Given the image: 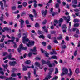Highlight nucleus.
Instances as JSON below:
<instances>
[{"label":"nucleus","instance_id":"nucleus-48","mask_svg":"<svg viewBox=\"0 0 80 80\" xmlns=\"http://www.w3.org/2000/svg\"><path fill=\"white\" fill-rule=\"evenodd\" d=\"M17 37L18 38H21V34H20V33H18L17 36Z\"/></svg>","mask_w":80,"mask_h":80},{"label":"nucleus","instance_id":"nucleus-25","mask_svg":"<svg viewBox=\"0 0 80 80\" xmlns=\"http://www.w3.org/2000/svg\"><path fill=\"white\" fill-rule=\"evenodd\" d=\"M22 70L23 71H26V70H27V66H23Z\"/></svg>","mask_w":80,"mask_h":80},{"label":"nucleus","instance_id":"nucleus-46","mask_svg":"<svg viewBox=\"0 0 80 80\" xmlns=\"http://www.w3.org/2000/svg\"><path fill=\"white\" fill-rule=\"evenodd\" d=\"M11 76L12 77H16L17 76V74L15 73H13L11 75Z\"/></svg>","mask_w":80,"mask_h":80},{"label":"nucleus","instance_id":"nucleus-30","mask_svg":"<svg viewBox=\"0 0 80 80\" xmlns=\"http://www.w3.org/2000/svg\"><path fill=\"white\" fill-rule=\"evenodd\" d=\"M77 0H74L72 2V3H74V4H77Z\"/></svg>","mask_w":80,"mask_h":80},{"label":"nucleus","instance_id":"nucleus-41","mask_svg":"<svg viewBox=\"0 0 80 80\" xmlns=\"http://www.w3.org/2000/svg\"><path fill=\"white\" fill-rule=\"evenodd\" d=\"M38 34H39L40 35L41 34H42L43 33V32L41 31H40L38 30Z\"/></svg>","mask_w":80,"mask_h":80},{"label":"nucleus","instance_id":"nucleus-31","mask_svg":"<svg viewBox=\"0 0 80 80\" xmlns=\"http://www.w3.org/2000/svg\"><path fill=\"white\" fill-rule=\"evenodd\" d=\"M29 16L30 18L31 19V20H32V21H33V16L32 14H29Z\"/></svg>","mask_w":80,"mask_h":80},{"label":"nucleus","instance_id":"nucleus-8","mask_svg":"<svg viewBox=\"0 0 80 80\" xmlns=\"http://www.w3.org/2000/svg\"><path fill=\"white\" fill-rule=\"evenodd\" d=\"M58 24L59 27H60V20H59L58 21H57V20H55L54 21V26H56L57 25V24Z\"/></svg>","mask_w":80,"mask_h":80},{"label":"nucleus","instance_id":"nucleus-40","mask_svg":"<svg viewBox=\"0 0 80 80\" xmlns=\"http://www.w3.org/2000/svg\"><path fill=\"white\" fill-rule=\"evenodd\" d=\"M47 20H45L43 22H42V23L43 25H45L47 23Z\"/></svg>","mask_w":80,"mask_h":80},{"label":"nucleus","instance_id":"nucleus-14","mask_svg":"<svg viewBox=\"0 0 80 80\" xmlns=\"http://www.w3.org/2000/svg\"><path fill=\"white\" fill-rule=\"evenodd\" d=\"M9 64L11 65H12L13 66H14L15 64H17V62L15 61H13V62H9Z\"/></svg>","mask_w":80,"mask_h":80},{"label":"nucleus","instance_id":"nucleus-52","mask_svg":"<svg viewBox=\"0 0 80 80\" xmlns=\"http://www.w3.org/2000/svg\"><path fill=\"white\" fill-rule=\"evenodd\" d=\"M22 8V5H19L18 6V8Z\"/></svg>","mask_w":80,"mask_h":80},{"label":"nucleus","instance_id":"nucleus-12","mask_svg":"<svg viewBox=\"0 0 80 80\" xmlns=\"http://www.w3.org/2000/svg\"><path fill=\"white\" fill-rule=\"evenodd\" d=\"M48 64H47V65L49 67H52L53 66H55V64L53 63L52 64L50 63V61L48 60Z\"/></svg>","mask_w":80,"mask_h":80},{"label":"nucleus","instance_id":"nucleus-27","mask_svg":"<svg viewBox=\"0 0 80 80\" xmlns=\"http://www.w3.org/2000/svg\"><path fill=\"white\" fill-rule=\"evenodd\" d=\"M69 71L70 73L69 74H68V75L70 77V76H71V75H72V70H71V69H69Z\"/></svg>","mask_w":80,"mask_h":80},{"label":"nucleus","instance_id":"nucleus-10","mask_svg":"<svg viewBox=\"0 0 80 80\" xmlns=\"http://www.w3.org/2000/svg\"><path fill=\"white\" fill-rule=\"evenodd\" d=\"M41 51L43 53L45 54L46 57H48V53L46 52V51L43 50L42 48L41 49Z\"/></svg>","mask_w":80,"mask_h":80},{"label":"nucleus","instance_id":"nucleus-17","mask_svg":"<svg viewBox=\"0 0 80 80\" xmlns=\"http://www.w3.org/2000/svg\"><path fill=\"white\" fill-rule=\"evenodd\" d=\"M41 62H42V64H46V65L48 64V61H47L46 62L45 60H42L41 61Z\"/></svg>","mask_w":80,"mask_h":80},{"label":"nucleus","instance_id":"nucleus-45","mask_svg":"<svg viewBox=\"0 0 80 80\" xmlns=\"http://www.w3.org/2000/svg\"><path fill=\"white\" fill-rule=\"evenodd\" d=\"M35 27H40V25H39V24L38 23H36L35 25Z\"/></svg>","mask_w":80,"mask_h":80},{"label":"nucleus","instance_id":"nucleus-61","mask_svg":"<svg viewBox=\"0 0 80 80\" xmlns=\"http://www.w3.org/2000/svg\"><path fill=\"white\" fill-rule=\"evenodd\" d=\"M51 46H50V45H49L48 47V49L49 50H50V49H51Z\"/></svg>","mask_w":80,"mask_h":80},{"label":"nucleus","instance_id":"nucleus-42","mask_svg":"<svg viewBox=\"0 0 80 80\" xmlns=\"http://www.w3.org/2000/svg\"><path fill=\"white\" fill-rule=\"evenodd\" d=\"M58 7H59V4H58V3L56 4L55 5V8H58Z\"/></svg>","mask_w":80,"mask_h":80},{"label":"nucleus","instance_id":"nucleus-15","mask_svg":"<svg viewBox=\"0 0 80 80\" xmlns=\"http://www.w3.org/2000/svg\"><path fill=\"white\" fill-rule=\"evenodd\" d=\"M8 28L7 27H4L3 28V29H2V32L3 33V32H5V31H8Z\"/></svg>","mask_w":80,"mask_h":80},{"label":"nucleus","instance_id":"nucleus-1","mask_svg":"<svg viewBox=\"0 0 80 80\" xmlns=\"http://www.w3.org/2000/svg\"><path fill=\"white\" fill-rule=\"evenodd\" d=\"M23 35H25L22 38V42L24 44H26L27 46L28 47H30L33 45H34L35 44V42L33 41H30L29 39L27 38V35L28 34L26 33H23Z\"/></svg>","mask_w":80,"mask_h":80},{"label":"nucleus","instance_id":"nucleus-7","mask_svg":"<svg viewBox=\"0 0 80 80\" xmlns=\"http://www.w3.org/2000/svg\"><path fill=\"white\" fill-rule=\"evenodd\" d=\"M14 40H15V38L12 36L11 38V40H9L8 41V42H5L4 43L5 44H7V43H9L10 42H14Z\"/></svg>","mask_w":80,"mask_h":80},{"label":"nucleus","instance_id":"nucleus-47","mask_svg":"<svg viewBox=\"0 0 80 80\" xmlns=\"http://www.w3.org/2000/svg\"><path fill=\"white\" fill-rule=\"evenodd\" d=\"M3 14H2V17L0 18V20H1L2 22H3Z\"/></svg>","mask_w":80,"mask_h":80},{"label":"nucleus","instance_id":"nucleus-53","mask_svg":"<svg viewBox=\"0 0 80 80\" xmlns=\"http://www.w3.org/2000/svg\"><path fill=\"white\" fill-rule=\"evenodd\" d=\"M14 48H17V45L15 44V43H14Z\"/></svg>","mask_w":80,"mask_h":80},{"label":"nucleus","instance_id":"nucleus-51","mask_svg":"<svg viewBox=\"0 0 80 80\" xmlns=\"http://www.w3.org/2000/svg\"><path fill=\"white\" fill-rule=\"evenodd\" d=\"M79 33L80 31L78 29H77L76 31V33H77V34H79Z\"/></svg>","mask_w":80,"mask_h":80},{"label":"nucleus","instance_id":"nucleus-43","mask_svg":"<svg viewBox=\"0 0 80 80\" xmlns=\"http://www.w3.org/2000/svg\"><path fill=\"white\" fill-rule=\"evenodd\" d=\"M12 9L13 10H16V7L13 6L12 7Z\"/></svg>","mask_w":80,"mask_h":80},{"label":"nucleus","instance_id":"nucleus-6","mask_svg":"<svg viewBox=\"0 0 80 80\" xmlns=\"http://www.w3.org/2000/svg\"><path fill=\"white\" fill-rule=\"evenodd\" d=\"M12 54H10V55H9L7 57H6L3 58V60H7V58L9 60H15V59L13 58H12Z\"/></svg>","mask_w":80,"mask_h":80},{"label":"nucleus","instance_id":"nucleus-63","mask_svg":"<svg viewBox=\"0 0 80 80\" xmlns=\"http://www.w3.org/2000/svg\"><path fill=\"white\" fill-rule=\"evenodd\" d=\"M63 22V19L62 18L60 19V23H62Z\"/></svg>","mask_w":80,"mask_h":80},{"label":"nucleus","instance_id":"nucleus-16","mask_svg":"<svg viewBox=\"0 0 80 80\" xmlns=\"http://www.w3.org/2000/svg\"><path fill=\"white\" fill-rule=\"evenodd\" d=\"M49 75H51L52 73V72H53V68H50L49 69Z\"/></svg>","mask_w":80,"mask_h":80},{"label":"nucleus","instance_id":"nucleus-35","mask_svg":"<svg viewBox=\"0 0 80 80\" xmlns=\"http://www.w3.org/2000/svg\"><path fill=\"white\" fill-rule=\"evenodd\" d=\"M62 49H65V48H67V46L65 45H63L61 47Z\"/></svg>","mask_w":80,"mask_h":80},{"label":"nucleus","instance_id":"nucleus-54","mask_svg":"<svg viewBox=\"0 0 80 80\" xmlns=\"http://www.w3.org/2000/svg\"><path fill=\"white\" fill-rule=\"evenodd\" d=\"M46 42H42V45H43L44 46H45V45H46Z\"/></svg>","mask_w":80,"mask_h":80},{"label":"nucleus","instance_id":"nucleus-34","mask_svg":"<svg viewBox=\"0 0 80 80\" xmlns=\"http://www.w3.org/2000/svg\"><path fill=\"white\" fill-rule=\"evenodd\" d=\"M34 74L35 77H37L38 76V75L36 74V70L35 69H34Z\"/></svg>","mask_w":80,"mask_h":80},{"label":"nucleus","instance_id":"nucleus-19","mask_svg":"<svg viewBox=\"0 0 80 80\" xmlns=\"http://www.w3.org/2000/svg\"><path fill=\"white\" fill-rule=\"evenodd\" d=\"M63 18L65 20H66V22H67L68 23H69V21H70V19H68L66 17H64Z\"/></svg>","mask_w":80,"mask_h":80},{"label":"nucleus","instance_id":"nucleus-11","mask_svg":"<svg viewBox=\"0 0 80 80\" xmlns=\"http://www.w3.org/2000/svg\"><path fill=\"white\" fill-rule=\"evenodd\" d=\"M28 77L27 78V76H24V78L26 80H28V79L30 78V75H31V73L30 72H28Z\"/></svg>","mask_w":80,"mask_h":80},{"label":"nucleus","instance_id":"nucleus-55","mask_svg":"<svg viewBox=\"0 0 80 80\" xmlns=\"http://www.w3.org/2000/svg\"><path fill=\"white\" fill-rule=\"evenodd\" d=\"M61 44V45H63L64 44H65V41L62 40Z\"/></svg>","mask_w":80,"mask_h":80},{"label":"nucleus","instance_id":"nucleus-22","mask_svg":"<svg viewBox=\"0 0 80 80\" xmlns=\"http://www.w3.org/2000/svg\"><path fill=\"white\" fill-rule=\"evenodd\" d=\"M19 22L21 23V26H22V25H23V23H24V21H23V19H21L19 20Z\"/></svg>","mask_w":80,"mask_h":80},{"label":"nucleus","instance_id":"nucleus-9","mask_svg":"<svg viewBox=\"0 0 80 80\" xmlns=\"http://www.w3.org/2000/svg\"><path fill=\"white\" fill-rule=\"evenodd\" d=\"M48 11L46 9L44 10H42V16L43 17H46L47 15V13Z\"/></svg>","mask_w":80,"mask_h":80},{"label":"nucleus","instance_id":"nucleus-58","mask_svg":"<svg viewBox=\"0 0 80 80\" xmlns=\"http://www.w3.org/2000/svg\"><path fill=\"white\" fill-rule=\"evenodd\" d=\"M74 11H75V12H78L79 11V10L76 9H75L74 10Z\"/></svg>","mask_w":80,"mask_h":80},{"label":"nucleus","instance_id":"nucleus-3","mask_svg":"<svg viewBox=\"0 0 80 80\" xmlns=\"http://www.w3.org/2000/svg\"><path fill=\"white\" fill-rule=\"evenodd\" d=\"M62 72L61 73V77L64 76L65 75H67L68 73V70L65 67H63L62 68Z\"/></svg>","mask_w":80,"mask_h":80},{"label":"nucleus","instance_id":"nucleus-60","mask_svg":"<svg viewBox=\"0 0 80 80\" xmlns=\"http://www.w3.org/2000/svg\"><path fill=\"white\" fill-rule=\"evenodd\" d=\"M5 76H0V78H1V79H3V78H5Z\"/></svg>","mask_w":80,"mask_h":80},{"label":"nucleus","instance_id":"nucleus-37","mask_svg":"<svg viewBox=\"0 0 80 80\" xmlns=\"http://www.w3.org/2000/svg\"><path fill=\"white\" fill-rule=\"evenodd\" d=\"M25 12H22L21 13V15L22 16V17H23V15H25Z\"/></svg>","mask_w":80,"mask_h":80},{"label":"nucleus","instance_id":"nucleus-28","mask_svg":"<svg viewBox=\"0 0 80 80\" xmlns=\"http://www.w3.org/2000/svg\"><path fill=\"white\" fill-rule=\"evenodd\" d=\"M38 37L39 38H42V39H43L44 38H45V36H43V35H41L38 36Z\"/></svg>","mask_w":80,"mask_h":80},{"label":"nucleus","instance_id":"nucleus-50","mask_svg":"<svg viewBox=\"0 0 80 80\" xmlns=\"http://www.w3.org/2000/svg\"><path fill=\"white\" fill-rule=\"evenodd\" d=\"M52 15V16H54L55 15V12H52L51 13Z\"/></svg>","mask_w":80,"mask_h":80},{"label":"nucleus","instance_id":"nucleus-18","mask_svg":"<svg viewBox=\"0 0 80 80\" xmlns=\"http://www.w3.org/2000/svg\"><path fill=\"white\" fill-rule=\"evenodd\" d=\"M33 13H34V16L35 17H36V18H37V17H38V15H37V13H36V11H35V10L34 9H33Z\"/></svg>","mask_w":80,"mask_h":80},{"label":"nucleus","instance_id":"nucleus-21","mask_svg":"<svg viewBox=\"0 0 80 80\" xmlns=\"http://www.w3.org/2000/svg\"><path fill=\"white\" fill-rule=\"evenodd\" d=\"M51 59H57V57L56 56H53L51 57L50 58H49V60H50Z\"/></svg>","mask_w":80,"mask_h":80},{"label":"nucleus","instance_id":"nucleus-62","mask_svg":"<svg viewBox=\"0 0 80 80\" xmlns=\"http://www.w3.org/2000/svg\"><path fill=\"white\" fill-rule=\"evenodd\" d=\"M38 67L40 69H42V68H43V66H40H40Z\"/></svg>","mask_w":80,"mask_h":80},{"label":"nucleus","instance_id":"nucleus-29","mask_svg":"<svg viewBox=\"0 0 80 80\" xmlns=\"http://www.w3.org/2000/svg\"><path fill=\"white\" fill-rule=\"evenodd\" d=\"M75 72L76 73L78 74L80 72V70L78 68H77L76 69Z\"/></svg>","mask_w":80,"mask_h":80},{"label":"nucleus","instance_id":"nucleus-2","mask_svg":"<svg viewBox=\"0 0 80 80\" xmlns=\"http://www.w3.org/2000/svg\"><path fill=\"white\" fill-rule=\"evenodd\" d=\"M30 52L28 53V56L29 57H30L32 55V53L33 55H37V53L36 52L37 51V47H34L33 48V49H30Z\"/></svg>","mask_w":80,"mask_h":80},{"label":"nucleus","instance_id":"nucleus-4","mask_svg":"<svg viewBox=\"0 0 80 80\" xmlns=\"http://www.w3.org/2000/svg\"><path fill=\"white\" fill-rule=\"evenodd\" d=\"M3 2H4V7H8V5L6 3V1L5 0H3V1H0V5L1 7L2 10H4V8H3Z\"/></svg>","mask_w":80,"mask_h":80},{"label":"nucleus","instance_id":"nucleus-32","mask_svg":"<svg viewBox=\"0 0 80 80\" xmlns=\"http://www.w3.org/2000/svg\"><path fill=\"white\" fill-rule=\"evenodd\" d=\"M2 66L4 67V68H6V69H7V67H8V65L7 64H3L2 65Z\"/></svg>","mask_w":80,"mask_h":80},{"label":"nucleus","instance_id":"nucleus-56","mask_svg":"<svg viewBox=\"0 0 80 80\" xmlns=\"http://www.w3.org/2000/svg\"><path fill=\"white\" fill-rule=\"evenodd\" d=\"M33 2V1H30L28 2V4H30V3H32Z\"/></svg>","mask_w":80,"mask_h":80},{"label":"nucleus","instance_id":"nucleus-13","mask_svg":"<svg viewBox=\"0 0 80 80\" xmlns=\"http://www.w3.org/2000/svg\"><path fill=\"white\" fill-rule=\"evenodd\" d=\"M16 80V79L15 78H13L12 77H11L10 78H6L5 80Z\"/></svg>","mask_w":80,"mask_h":80},{"label":"nucleus","instance_id":"nucleus-33","mask_svg":"<svg viewBox=\"0 0 80 80\" xmlns=\"http://www.w3.org/2000/svg\"><path fill=\"white\" fill-rule=\"evenodd\" d=\"M22 5L23 7H27V3L26 2H24L22 3Z\"/></svg>","mask_w":80,"mask_h":80},{"label":"nucleus","instance_id":"nucleus-39","mask_svg":"<svg viewBox=\"0 0 80 80\" xmlns=\"http://www.w3.org/2000/svg\"><path fill=\"white\" fill-rule=\"evenodd\" d=\"M74 22H80V20L79 19H75L73 21Z\"/></svg>","mask_w":80,"mask_h":80},{"label":"nucleus","instance_id":"nucleus-20","mask_svg":"<svg viewBox=\"0 0 80 80\" xmlns=\"http://www.w3.org/2000/svg\"><path fill=\"white\" fill-rule=\"evenodd\" d=\"M35 65L36 66H38V67H39L40 65V64L38 62H36L35 63Z\"/></svg>","mask_w":80,"mask_h":80},{"label":"nucleus","instance_id":"nucleus-24","mask_svg":"<svg viewBox=\"0 0 80 80\" xmlns=\"http://www.w3.org/2000/svg\"><path fill=\"white\" fill-rule=\"evenodd\" d=\"M25 63L26 64H27V65H28L29 64H30V63H31V61L29 60H28L25 62Z\"/></svg>","mask_w":80,"mask_h":80},{"label":"nucleus","instance_id":"nucleus-44","mask_svg":"<svg viewBox=\"0 0 80 80\" xmlns=\"http://www.w3.org/2000/svg\"><path fill=\"white\" fill-rule=\"evenodd\" d=\"M0 46L1 48H3V47H4V43L0 44Z\"/></svg>","mask_w":80,"mask_h":80},{"label":"nucleus","instance_id":"nucleus-59","mask_svg":"<svg viewBox=\"0 0 80 80\" xmlns=\"http://www.w3.org/2000/svg\"><path fill=\"white\" fill-rule=\"evenodd\" d=\"M66 40L67 41H69V38H68V37L67 36L66 37Z\"/></svg>","mask_w":80,"mask_h":80},{"label":"nucleus","instance_id":"nucleus-26","mask_svg":"<svg viewBox=\"0 0 80 80\" xmlns=\"http://www.w3.org/2000/svg\"><path fill=\"white\" fill-rule=\"evenodd\" d=\"M67 27L66 26V25L65 24L62 25V30H63L64 28H65V29H67Z\"/></svg>","mask_w":80,"mask_h":80},{"label":"nucleus","instance_id":"nucleus-49","mask_svg":"<svg viewBox=\"0 0 80 80\" xmlns=\"http://www.w3.org/2000/svg\"><path fill=\"white\" fill-rule=\"evenodd\" d=\"M74 55L75 56H76V55H77V51L76 50L75 51V52H74Z\"/></svg>","mask_w":80,"mask_h":80},{"label":"nucleus","instance_id":"nucleus-23","mask_svg":"<svg viewBox=\"0 0 80 80\" xmlns=\"http://www.w3.org/2000/svg\"><path fill=\"white\" fill-rule=\"evenodd\" d=\"M80 26V23H76L74 25V27H78Z\"/></svg>","mask_w":80,"mask_h":80},{"label":"nucleus","instance_id":"nucleus-64","mask_svg":"<svg viewBox=\"0 0 80 80\" xmlns=\"http://www.w3.org/2000/svg\"><path fill=\"white\" fill-rule=\"evenodd\" d=\"M7 54V52H5L3 53V56H6V55Z\"/></svg>","mask_w":80,"mask_h":80},{"label":"nucleus","instance_id":"nucleus-38","mask_svg":"<svg viewBox=\"0 0 80 80\" xmlns=\"http://www.w3.org/2000/svg\"><path fill=\"white\" fill-rule=\"evenodd\" d=\"M19 13V10H18L17 11L14 12H13L14 14H17V13Z\"/></svg>","mask_w":80,"mask_h":80},{"label":"nucleus","instance_id":"nucleus-57","mask_svg":"<svg viewBox=\"0 0 80 80\" xmlns=\"http://www.w3.org/2000/svg\"><path fill=\"white\" fill-rule=\"evenodd\" d=\"M77 30V28H73L72 31H73V32H75L76 30Z\"/></svg>","mask_w":80,"mask_h":80},{"label":"nucleus","instance_id":"nucleus-36","mask_svg":"<svg viewBox=\"0 0 80 80\" xmlns=\"http://www.w3.org/2000/svg\"><path fill=\"white\" fill-rule=\"evenodd\" d=\"M57 73H58V70L57 68H56L55 73L57 74Z\"/></svg>","mask_w":80,"mask_h":80},{"label":"nucleus","instance_id":"nucleus-5","mask_svg":"<svg viewBox=\"0 0 80 80\" xmlns=\"http://www.w3.org/2000/svg\"><path fill=\"white\" fill-rule=\"evenodd\" d=\"M27 49V47H23V46L22 44H21L19 45V48L18 49V52H20L22 50H26Z\"/></svg>","mask_w":80,"mask_h":80}]
</instances>
